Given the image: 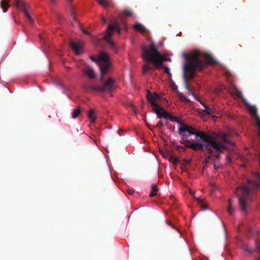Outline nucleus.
<instances>
[{"label":"nucleus","instance_id":"nucleus-29","mask_svg":"<svg viewBox=\"0 0 260 260\" xmlns=\"http://www.w3.org/2000/svg\"><path fill=\"white\" fill-rule=\"evenodd\" d=\"M164 71L166 74L170 75V69L168 67H164Z\"/></svg>","mask_w":260,"mask_h":260},{"label":"nucleus","instance_id":"nucleus-19","mask_svg":"<svg viewBox=\"0 0 260 260\" xmlns=\"http://www.w3.org/2000/svg\"><path fill=\"white\" fill-rule=\"evenodd\" d=\"M99 4L104 8H106L109 6L111 0H96Z\"/></svg>","mask_w":260,"mask_h":260},{"label":"nucleus","instance_id":"nucleus-14","mask_svg":"<svg viewBox=\"0 0 260 260\" xmlns=\"http://www.w3.org/2000/svg\"><path fill=\"white\" fill-rule=\"evenodd\" d=\"M134 28L137 31H140L142 33H144L147 31L145 27L142 24L139 23H136L135 24Z\"/></svg>","mask_w":260,"mask_h":260},{"label":"nucleus","instance_id":"nucleus-34","mask_svg":"<svg viewBox=\"0 0 260 260\" xmlns=\"http://www.w3.org/2000/svg\"><path fill=\"white\" fill-rule=\"evenodd\" d=\"M131 107L133 108L134 111L136 113V108L135 105L132 104H131Z\"/></svg>","mask_w":260,"mask_h":260},{"label":"nucleus","instance_id":"nucleus-25","mask_svg":"<svg viewBox=\"0 0 260 260\" xmlns=\"http://www.w3.org/2000/svg\"><path fill=\"white\" fill-rule=\"evenodd\" d=\"M191 162V159H183L180 164L182 165H185L187 164H190Z\"/></svg>","mask_w":260,"mask_h":260},{"label":"nucleus","instance_id":"nucleus-4","mask_svg":"<svg viewBox=\"0 0 260 260\" xmlns=\"http://www.w3.org/2000/svg\"><path fill=\"white\" fill-rule=\"evenodd\" d=\"M90 58L98 63L101 73L102 74H107L111 67V63L109 61L108 54L105 52L101 53L98 57L91 56Z\"/></svg>","mask_w":260,"mask_h":260},{"label":"nucleus","instance_id":"nucleus-35","mask_svg":"<svg viewBox=\"0 0 260 260\" xmlns=\"http://www.w3.org/2000/svg\"><path fill=\"white\" fill-rule=\"evenodd\" d=\"M102 21H103V23H106L107 22V20H106V19L105 18V17H102Z\"/></svg>","mask_w":260,"mask_h":260},{"label":"nucleus","instance_id":"nucleus-22","mask_svg":"<svg viewBox=\"0 0 260 260\" xmlns=\"http://www.w3.org/2000/svg\"><path fill=\"white\" fill-rule=\"evenodd\" d=\"M233 210V208L232 205V201L231 199H229L228 201V211L231 215L232 214Z\"/></svg>","mask_w":260,"mask_h":260},{"label":"nucleus","instance_id":"nucleus-21","mask_svg":"<svg viewBox=\"0 0 260 260\" xmlns=\"http://www.w3.org/2000/svg\"><path fill=\"white\" fill-rule=\"evenodd\" d=\"M154 68L149 63H147L143 66V73H145L149 71L153 70Z\"/></svg>","mask_w":260,"mask_h":260},{"label":"nucleus","instance_id":"nucleus-16","mask_svg":"<svg viewBox=\"0 0 260 260\" xmlns=\"http://www.w3.org/2000/svg\"><path fill=\"white\" fill-rule=\"evenodd\" d=\"M88 117L90 120L91 122L94 123L95 121L96 116L94 113V111L93 109H91L89 111Z\"/></svg>","mask_w":260,"mask_h":260},{"label":"nucleus","instance_id":"nucleus-11","mask_svg":"<svg viewBox=\"0 0 260 260\" xmlns=\"http://www.w3.org/2000/svg\"><path fill=\"white\" fill-rule=\"evenodd\" d=\"M70 46L77 55L80 54L81 53L82 45L81 44L71 41Z\"/></svg>","mask_w":260,"mask_h":260},{"label":"nucleus","instance_id":"nucleus-41","mask_svg":"<svg viewBox=\"0 0 260 260\" xmlns=\"http://www.w3.org/2000/svg\"><path fill=\"white\" fill-rule=\"evenodd\" d=\"M184 148V146H179L178 147V149H183Z\"/></svg>","mask_w":260,"mask_h":260},{"label":"nucleus","instance_id":"nucleus-9","mask_svg":"<svg viewBox=\"0 0 260 260\" xmlns=\"http://www.w3.org/2000/svg\"><path fill=\"white\" fill-rule=\"evenodd\" d=\"M146 98L148 101L150 103L153 110L159 107L155 102L160 99V96L158 94L155 92L152 93L150 91H147Z\"/></svg>","mask_w":260,"mask_h":260},{"label":"nucleus","instance_id":"nucleus-5","mask_svg":"<svg viewBox=\"0 0 260 260\" xmlns=\"http://www.w3.org/2000/svg\"><path fill=\"white\" fill-rule=\"evenodd\" d=\"M106 74H102L101 73L100 81L102 83V86H99V92H112L116 88L115 85V80L112 78H108L107 80L104 79V76Z\"/></svg>","mask_w":260,"mask_h":260},{"label":"nucleus","instance_id":"nucleus-17","mask_svg":"<svg viewBox=\"0 0 260 260\" xmlns=\"http://www.w3.org/2000/svg\"><path fill=\"white\" fill-rule=\"evenodd\" d=\"M158 190V188L156 184H153L151 185V192L150 193V196L151 197H154L156 195L157 192Z\"/></svg>","mask_w":260,"mask_h":260},{"label":"nucleus","instance_id":"nucleus-39","mask_svg":"<svg viewBox=\"0 0 260 260\" xmlns=\"http://www.w3.org/2000/svg\"><path fill=\"white\" fill-rule=\"evenodd\" d=\"M50 1L52 4H54L55 3V0H50Z\"/></svg>","mask_w":260,"mask_h":260},{"label":"nucleus","instance_id":"nucleus-7","mask_svg":"<svg viewBox=\"0 0 260 260\" xmlns=\"http://www.w3.org/2000/svg\"><path fill=\"white\" fill-rule=\"evenodd\" d=\"M153 111L156 113L157 117L159 118L163 117L164 118L168 119L171 121H175L177 123H181V122L176 117L166 112L164 109L161 107H158Z\"/></svg>","mask_w":260,"mask_h":260},{"label":"nucleus","instance_id":"nucleus-24","mask_svg":"<svg viewBox=\"0 0 260 260\" xmlns=\"http://www.w3.org/2000/svg\"><path fill=\"white\" fill-rule=\"evenodd\" d=\"M123 14L127 17L133 16V13H132L131 10L128 9L124 10V11L123 12Z\"/></svg>","mask_w":260,"mask_h":260},{"label":"nucleus","instance_id":"nucleus-1","mask_svg":"<svg viewBox=\"0 0 260 260\" xmlns=\"http://www.w3.org/2000/svg\"><path fill=\"white\" fill-rule=\"evenodd\" d=\"M181 126L178 128V134L181 136L180 142L184 145L185 147L190 148L194 151H207L209 154H211L213 150L222 152L225 148L224 143L235 145V143L228 138L234 134H237L234 129H229L226 133L219 132L218 136L223 142H218L214 137L204 132L196 131L192 126L185 124L181 123Z\"/></svg>","mask_w":260,"mask_h":260},{"label":"nucleus","instance_id":"nucleus-26","mask_svg":"<svg viewBox=\"0 0 260 260\" xmlns=\"http://www.w3.org/2000/svg\"><path fill=\"white\" fill-rule=\"evenodd\" d=\"M242 249L243 250L247 251L248 253H250L252 252V251L248 248L247 245H243L242 246Z\"/></svg>","mask_w":260,"mask_h":260},{"label":"nucleus","instance_id":"nucleus-18","mask_svg":"<svg viewBox=\"0 0 260 260\" xmlns=\"http://www.w3.org/2000/svg\"><path fill=\"white\" fill-rule=\"evenodd\" d=\"M81 113V109L80 107H77L75 108L72 113V117L73 118H76L78 117Z\"/></svg>","mask_w":260,"mask_h":260},{"label":"nucleus","instance_id":"nucleus-28","mask_svg":"<svg viewBox=\"0 0 260 260\" xmlns=\"http://www.w3.org/2000/svg\"><path fill=\"white\" fill-rule=\"evenodd\" d=\"M126 191L129 194H133L135 190L133 188H129L127 189Z\"/></svg>","mask_w":260,"mask_h":260},{"label":"nucleus","instance_id":"nucleus-8","mask_svg":"<svg viewBox=\"0 0 260 260\" xmlns=\"http://www.w3.org/2000/svg\"><path fill=\"white\" fill-rule=\"evenodd\" d=\"M15 5L17 9L22 10L25 17L27 18L30 23H34L32 19L27 10L26 4L23 0H15Z\"/></svg>","mask_w":260,"mask_h":260},{"label":"nucleus","instance_id":"nucleus-36","mask_svg":"<svg viewBox=\"0 0 260 260\" xmlns=\"http://www.w3.org/2000/svg\"><path fill=\"white\" fill-rule=\"evenodd\" d=\"M190 194L194 198L197 200V198H196L194 197V193L193 192H192V191H190Z\"/></svg>","mask_w":260,"mask_h":260},{"label":"nucleus","instance_id":"nucleus-2","mask_svg":"<svg viewBox=\"0 0 260 260\" xmlns=\"http://www.w3.org/2000/svg\"><path fill=\"white\" fill-rule=\"evenodd\" d=\"M201 55V53L198 51H194L190 55L185 54L186 62L185 63L183 68L184 87L188 92L192 95L197 101L204 106L205 109L203 110V111L206 114L211 115L214 113L213 110L203 103L200 99L190 89L188 84V79H191L194 77L196 71H202L206 66V63L200 58Z\"/></svg>","mask_w":260,"mask_h":260},{"label":"nucleus","instance_id":"nucleus-6","mask_svg":"<svg viewBox=\"0 0 260 260\" xmlns=\"http://www.w3.org/2000/svg\"><path fill=\"white\" fill-rule=\"evenodd\" d=\"M114 30H117L119 33L120 32V28L117 23H115L113 25L108 26L107 29L106 35L104 37L103 39L106 41L109 44L110 47L117 53L118 52V48L115 43L110 39V37Z\"/></svg>","mask_w":260,"mask_h":260},{"label":"nucleus","instance_id":"nucleus-30","mask_svg":"<svg viewBox=\"0 0 260 260\" xmlns=\"http://www.w3.org/2000/svg\"><path fill=\"white\" fill-rule=\"evenodd\" d=\"M167 223L168 225L171 226L172 228L177 230L175 226H174L173 225H172L171 222L170 221H167Z\"/></svg>","mask_w":260,"mask_h":260},{"label":"nucleus","instance_id":"nucleus-20","mask_svg":"<svg viewBox=\"0 0 260 260\" xmlns=\"http://www.w3.org/2000/svg\"><path fill=\"white\" fill-rule=\"evenodd\" d=\"M84 88L86 90L99 91V89H99V86L86 84L84 85Z\"/></svg>","mask_w":260,"mask_h":260},{"label":"nucleus","instance_id":"nucleus-10","mask_svg":"<svg viewBox=\"0 0 260 260\" xmlns=\"http://www.w3.org/2000/svg\"><path fill=\"white\" fill-rule=\"evenodd\" d=\"M229 92L234 97L236 98H242V92L237 88V87L233 85V86L230 89Z\"/></svg>","mask_w":260,"mask_h":260},{"label":"nucleus","instance_id":"nucleus-37","mask_svg":"<svg viewBox=\"0 0 260 260\" xmlns=\"http://www.w3.org/2000/svg\"><path fill=\"white\" fill-rule=\"evenodd\" d=\"M255 175H256V176L257 177V178H260V174L258 173V172H256L255 173Z\"/></svg>","mask_w":260,"mask_h":260},{"label":"nucleus","instance_id":"nucleus-23","mask_svg":"<svg viewBox=\"0 0 260 260\" xmlns=\"http://www.w3.org/2000/svg\"><path fill=\"white\" fill-rule=\"evenodd\" d=\"M197 200L198 201L199 203L200 204L203 210H205L207 209V204L206 203L203 202L199 199H197Z\"/></svg>","mask_w":260,"mask_h":260},{"label":"nucleus","instance_id":"nucleus-15","mask_svg":"<svg viewBox=\"0 0 260 260\" xmlns=\"http://www.w3.org/2000/svg\"><path fill=\"white\" fill-rule=\"evenodd\" d=\"M0 5L4 13L6 12L10 7L8 2L6 0H2L0 3Z\"/></svg>","mask_w":260,"mask_h":260},{"label":"nucleus","instance_id":"nucleus-44","mask_svg":"<svg viewBox=\"0 0 260 260\" xmlns=\"http://www.w3.org/2000/svg\"><path fill=\"white\" fill-rule=\"evenodd\" d=\"M70 1H72V0H69Z\"/></svg>","mask_w":260,"mask_h":260},{"label":"nucleus","instance_id":"nucleus-40","mask_svg":"<svg viewBox=\"0 0 260 260\" xmlns=\"http://www.w3.org/2000/svg\"><path fill=\"white\" fill-rule=\"evenodd\" d=\"M257 249H258L259 252H260V244L257 245Z\"/></svg>","mask_w":260,"mask_h":260},{"label":"nucleus","instance_id":"nucleus-27","mask_svg":"<svg viewBox=\"0 0 260 260\" xmlns=\"http://www.w3.org/2000/svg\"><path fill=\"white\" fill-rule=\"evenodd\" d=\"M164 125L162 122L161 121H159L157 124H156V127L159 128V129H160L162 126Z\"/></svg>","mask_w":260,"mask_h":260},{"label":"nucleus","instance_id":"nucleus-42","mask_svg":"<svg viewBox=\"0 0 260 260\" xmlns=\"http://www.w3.org/2000/svg\"><path fill=\"white\" fill-rule=\"evenodd\" d=\"M170 199L172 200H173L174 199V198L172 196H171L170 197ZM174 202V201H173V202Z\"/></svg>","mask_w":260,"mask_h":260},{"label":"nucleus","instance_id":"nucleus-31","mask_svg":"<svg viewBox=\"0 0 260 260\" xmlns=\"http://www.w3.org/2000/svg\"><path fill=\"white\" fill-rule=\"evenodd\" d=\"M179 162V160L178 159V158H176V157L174 158H173V160L172 161V162L174 164H177V163H178Z\"/></svg>","mask_w":260,"mask_h":260},{"label":"nucleus","instance_id":"nucleus-12","mask_svg":"<svg viewBox=\"0 0 260 260\" xmlns=\"http://www.w3.org/2000/svg\"><path fill=\"white\" fill-rule=\"evenodd\" d=\"M83 72L90 79H93L95 77V74L93 69L89 66L84 69Z\"/></svg>","mask_w":260,"mask_h":260},{"label":"nucleus","instance_id":"nucleus-3","mask_svg":"<svg viewBox=\"0 0 260 260\" xmlns=\"http://www.w3.org/2000/svg\"><path fill=\"white\" fill-rule=\"evenodd\" d=\"M142 50L144 60L153 63L156 69H159L162 67L163 61L170 60L166 56L158 51L157 47L153 43L148 48L143 47Z\"/></svg>","mask_w":260,"mask_h":260},{"label":"nucleus","instance_id":"nucleus-13","mask_svg":"<svg viewBox=\"0 0 260 260\" xmlns=\"http://www.w3.org/2000/svg\"><path fill=\"white\" fill-rule=\"evenodd\" d=\"M204 57L207 60L209 64H215L216 63L213 57L209 54L204 53L203 54Z\"/></svg>","mask_w":260,"mask_h":260},{"label":"nucleus","instance_id":"nucleus-33","mask_svg":"<svg viewBox=\"0 0 260 260\" xmlns=\"http://www.w3.org/2000/svg\"><path fill=\"white\" fill-rule=\"evenodd\" d=\"M71 17L73 18V20L76 21V19L75 17L74 16V15L73 14V12L72 11H71Z\"/></svg>","mask_w":260,"mask_h":260},{"label":"nucleus","instance_id":"nucleus-43","mask_svg":"<svg viewBox=\"0 0 260 260\" xmlns=\"http://www.w3.org/2000/svg\"><path fill=\"white\" fill-rule=\"evenodd\" d=\"M177 86H175L174 87V89L175 90L177 89Z\"/></svg>","mask_w":260,"mask_h":260},{"label":"nucleus","instance_id":"nucleus-38","mask_svg":"<svg viewBox=\"0 0 260 260\" xmlns=\"http://www.w3.org/2000/svg\"><path fill=\"white\" fill-rule=\"evenodd\" d=\"M227 159H228V160L229 161H231V157L229 156H227Z\"/></svg>","mask_w":260,"mask_h":260},{"label":"nucleus","instance_id":"nucleus-32","mask_svg":"<svg viewBox=\"0 0 260 260\" xmlns=\"http://www.w3.org/2000/svg\"><path fill=\"white\" fill-rule=\"evenodd\" d=\"M82 32L84 34H86V35H88L89 36H91V34L88 32L86 30H85V29L84 28H82Z\"/></svg>","mask_w":260,"mask_h":260}]
</instances>
